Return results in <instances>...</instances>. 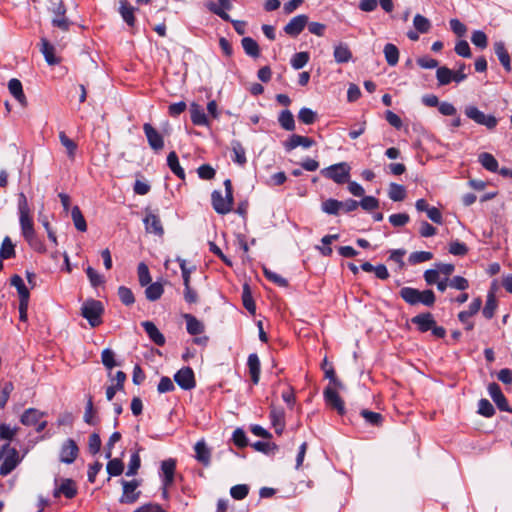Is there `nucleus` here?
<instances>
[{"mask_svg": "<svg viewBox=\"0 0 512 512\" xmlns=\"http://www.w3.org/2000/svg\"><path fill=\"white\" fill-rule=\"evenodd\" d=\"M399 295L411 306L422 304L424 306L431 307L436 301V296L430 289L420 291L416 288L405 286L400 289Z\"/></svg>", "mask_w": 512, "mask_h": 512, "instance_id": "f257e3e1", "label": "nucleus"}, {"mask_svg": "<svg viewBox=\"0 0 512 512\" xmlns=\"http://www.w3.org/2000/svg\"><path fill=\"white\" fill-rule=\"evenodd\" d=\"M225 196L221 191L214 190L211 194L213 209L220 215H226L232 211L234 204L233 187L230 179L224 181Z\"/></svg>", "mask_w": 512, "mask_h": 512, "instance_id": "f03ea898", "label": "nucleus"}, {"mask_svg": "<svg viewBox=\"0 0 512 512\" xmlns=\"http://www.w3.org/2000/svg\"><path fill=\"white\" fill-rule=\"evenodd\" d=\"M18 450L6 443L0 447V475H9L21 462Z\"/></svg>", "mask_w": 512, "mask_h": 512, "instance_id": "7ed1b4c3", "label": "nucleus"}, {"mask_svg": "<svg viewBox=\"0 0 512 512\" xmlns=\"http://www.w3.org/2000/svg\"><path fill=\"white\" fill-rule=\"evenodd\" d=\"M104 311L100 301L90 299L87 300L81 308V315L87 319L91 327H97L102 323L101 315Z\"/></svg>", "mask_w": 512, "mask_h": 512, "instance_id": "20e7f679", "label": "nucleus"}, {"mask_svg": "<svg viewBox=\"0 0 512 512\" xmlns=\"http://www.w3.org/2000/svg\"><path fill=\"white\" fill-rule=\"evenodd\" d=\"M467 118L474 121L478 125L485 126L489 130H493L497 124V118L492 114H485L475 105H467L464 109Z\"/></svg>", "mask_w": 512, "mask_h": 512, "instance_id": "39448f33", "label": "nucleus"}, {"mask_svg": "<svg viewBox=\"0 0 512 512\" xmlns=\"http://www.w3.org/2000/svg\"><path fill=\"white\" fill-rule=\"evenodd\" d=\"M351 167L346 162L333 164L322 169V175L333 180L337 184H344L349 181Z\"/></svg>", "mask_w": 512, "mask_h": 512, "instance_id": "423d86ee", "label": "nucleus"}, {"mask_svg": "<svg viewBox=\"0 0 512 512\" xmlns=\"http://www.w3.org/2000/svg\"><path fill=\"white\" fill-rule=\"evenodd\" d=\"M344 390V388L338 387H326L323 396L326 405L335 410L339 415L343 416L346 412L345 403L343 399L339 395V391Z\"/></svg>", "mask_w": 512, "mask_h": 512, "instance_id": "0eeeda50", "label": "nucleus"}, {"mask_svg": "<svg viewBox=\"0 0 512 512\" xmlns=\"http://www.w3.org/2000/svg\"><path fill=\"white\" fill-rule=\"evenodd\" d=\"M143 222L147 233L154 234L159 237L164 235V228L159 215L155 214L151 210H145Z\"/></svg>", "mask_w": 512, "mask_h": 512, "instance_id": "6e6552de", "label": "nucleus"}, {"mask_svg": "<svg viewBox=\"0 0 512 512\" xmlns=\"http://www.w3.org/2000/svg\"><path fill=\"white\" fill-rule=\"evenodd\" d=\"M207 8L210 12L216 14L217 16H219L221 19H223L224 21H229L233 24V27L235 29V31L239 34V35H244L245 32H246V22L245 21H241V20H232L229 16V14H227L225 12V10H222L220 7L217 6V4H215L214 2H209L207 4Z\"/></svg>", "mask_w": 512, "mask_h": 512, "instance_id": "1a4fd4ad", "label": "nucleus"}, {"mask_svg": "<svg viewBox=\"0 0 512 512\" xmlns=\"http://www.w3.org/2000/svg\"><path fill=\"white\" fill-rule=\"evenodd\" d=\"M488 393L499 410L512 413V408L497 383L493 382L488 385Z\"/></svg>", "mask_w": 512, "mask_h": 512, "instance_id": "9d476101", "label": "nucleus"}, {"mask_svg": "<svg viewBox=\"0 0 512 512\" xmlns=\"http://www.w3.org/2000/svg\"><path fill=\"white\" fill-rule=\"evenodd\" d=\"M174 380L184 390H190L196 385L194 372L190 367L180 369L174 375Z\"/></svg>", "mask_w": 512, "mask_h": 512, "instance_id": "9b49d317", "label": "nucleus"}, {"mask_svg": "<svg viewBox=\"0 0 512 512\" xmlns=\"http://www.w3.org/2000/svg\"><path fill=\"white\" fill-rule=\"evenodd\" d=\"M79 453V448L73 439H67L60 450V461L66 464L73 463Z\"/></svg>", "mask_w": 512, "mask_h": 512, "instance_id": "f8f14e48", "label": "nucleus"}, {"mask_svg": "<svg viewBox=\"0 0 512 512\" xmlns=\"http://www.w3.org/2000/svg\"><path fill=\"white\" fill-rule=\"evenodd\" d=\"M313 145H316L315 140L312 138L301 136L298 134H292L284 143V149L286 152H290L295 148L301 146L303 148H309Z\"/></svg>", "mask_w": 512, "mask_h": 512, "instance_id": "ddd939ff", "label": "nucleus"}, {"mask_svg": "<svg viewBox=\"0 0 512 512\" xmlns=\"http://www.w3.org/2000/svg\"><path fill=\"white\" fill-rule=\"evenodd\" d=\"M143 130L150 147L155 151L162 150L164 147L162 135L149 123L143 125Z\"/></svg>", "mask_w": 512, "mask_h": 512, "instance_id": "4468645a", "label": "nucleus"}, {"mask_svg": "<svg viewBox=\"0 0 512 512\" xmlns=\"http://www.w3.org/2000/svg\"><path fill=\"white\" fill-rule=\"evenodd\" d=\"M176 469V461L174 459H167L161 463V471L163 473V487L164 496H167V488L174 482V474Z\"/></svg>", "mask_w": 512, "mask_h": 512, "instance_id": "2eb2a0df", "label": "nucleus"}, {"mask_svg": "<svg viewBox=\"0 0 512 512\" xmlns=\"http://www.w3.org/2000/svg\"><path fill=\"white\" fill-rule=\"evenodd\" d=\"M308 24L306 15H297L293 17L284 27V32L292 37L298 36Z\"/></svg>", "mask_w": 512, "mask_h": 512, "instance_id": "dca6fc26", "label": "nucleus"}, {"mask_svg": "<svg viewBox=\"0 0 512 512\" xmlns=\"http://www.w3.org/2000/svg\"><path fill=\"white\" fill-rule=\"evenodd\" d=\"M123 495L120 498V503H134L137 501L140 492L135 493L139 483L136 480L125 481L122 480Z\"/></svg>", "mask_w": 512, "mask_h": 512, "instance_id": "f3484780", "label": "nucleus"}, {"mask_svg": "<svg viewBox=\"0 0 512 512\" xmlns=\"http://www.w3.org/2000/svg\"><path fill=\"white\" fill-rule=\"evenodd\" d=\"M136 8L132 6L128 0H119L118 11L129 27H134L136 23V17L134 15Z\"/></svg>", "mask_w": 512, "mask_h": 512, "instance_id": "a211bd4d", "label": "nucleus"}, {"mask_svg": "<svg viewBox=\"0 0 512 512\" xmlns=\"http://www.w3.org/2000/svg\"><path fill=\"white\" fill-rule=\"evenodd\" d=\"M411 322L417 326V329L421 333H425V332L431 330V328H433V326L435 324L433 315L429 312L420 313V314L414 316L411 319Z\"/></svg>", "mask_w": 512, "mask_h": 512, "instance_id": "6ab92c4d", "label": "nucleus"}, {"mask_svg": "<svg viewBox=\"0 0 512 512\" xmlns=\"http://www.w3.org/2000/svg\"><path fill=\"white\" fill-rule=\"evenodd\" d=\"M19 222L21 227V232L25 240H31L32 236L35 233L33 219L30 215V212L28 213H20L19 214Z\"/></svg>", "mask_w": 512, "mask_h": 512, "instance_id": "aec40b11", "label": "nucleus"}, {"mask_svg": "<svg viewBox=\"0 0 512 512\" xmlns=\"http://www.w3.org/2000/svg\"><path fill=\"white\" fill-rule=\"evenodd\" d=\"M142 327L151 341L158 346H163L166 342L164 335L159 331L156 325L151 321L142 322Z\"/></svg>", "mask_w": 512, "mask_h": 512, "instance_id": "412c9836", "label": "nucleus"}, {"mask_svg": "<svg viewBox=\"0 0 512 512\" xmlns=\"http://www.w3.org/2000/svg\"><path fill=\"white\" fill-rule=\"evenodd\" d=\"M322 370L324 371V378L329 380L326 387L344 388V384L336 376L334 368L328 365L326 357L322 358Z\"/></svg>", "mask_w": 512, "mask_h": 512, "instance_id": "4be33fe9", "label": "nucleus"}, {"mask_svg": "<svg viewBox=\"0 0 512 512\" xmlns=\"http://www.w3.org/2000/svg\"><path fill=\"white\" fill-rule=\"evenodd\" d=\"M65 13V7L62 4H60L54 11V17L52 19L53 26L58 27L63 31L69 30L71 24L68 18H66Z\"/></svg>", "mask_w": 512, "mask_h": 512, "instance_id": "5701e85b", "label": "nucleus"}, {"mask_svg": "<svg viewBox=\"0 0 512 512\" xmlns=\"http://www.w3.org/2000/svg\"><path fill=\"white\" fill-rule=\"evenodd\" d=\"M8 89L22 107H27L28 103L23 92L22 83L18 79H11L8 83Z\"/></svg>", "mask_w": 512, "mask_h": 512, "instance_id": "b1692460", "label": "nucleus"}, {"mask_svg": "<svg viewBox=\"0 0 512 512\" xmlns=\"http://www.w3.org/2000/svg\"><path fill=\"white\" fill-rule=\"evenodd\" d=\"M494 52L498 57V60L507 72L511 71V59L508 51L506 50L505 44L502 41L494 44Z\"/></svg>", "mask_w": 512, "mask_h": 512, "instance_id": "393cba45", "label": "nucleus"}, {"mask_svg": "<svg viewBox=\"0 0 512 512\" xmlns=\"http://www.w3.org/2000/svg\"><path fill=\"white\" fill-rule=\"evenodd\" d=\"M45 416V413L36 409L28 408L20 417V422L25 426L35 425Z\"/></svg>", "mask_w": 512, "mask_h": 512, "instance_id": "a878e982", "label": "nucleus"}, {"mask_svg": "<svg viewBox=\"0 0 512 512\" xmlns=\"http://www.w3.org/2000/svg\"><path fill=\"white\" fill-rule=\"evenodd\" d=\"M60 494L68 499H72L77 494L76 484L72 479H64L58 489L54 492V497H58Z\"/></svg>", "mask_w": 512, "mask_h": 512, "instance_id": "bb28decb", "label": "nucleus"}, {"mask_svg": "<svg viewBox=\"0 0 512 512\" xmlns=\"http://www.w3.org/2000/svg\"><path fill=\"white\" fill-rule=\"evenodd\" d=\"M183 318L186 321L187 332L190 335H199L204 332V324L191 314H184Z\"/></svg>", "mask_w": 512, "mask_h": 512, "instance_id": "cd10ccee", "label": "nucleus"}, {"mask_svg": "<svg viewBox=\"0 0 512 512\" xmlns=\"http://www.w3.org/2000/svg\"><path fill=\"white\" fill-rule=\"evenodd\" d=\"M40 51L49 65H56L59 59L55 56V48L46 38L41 39Z\"/></svg>", "mask_w": 512, "mask_h": 512, "instance_id": "c85d7f7f", "label": "nucleus"}, {"mask_svg": "<svg viewBox=\"0 0 512 512\" xmlns=\"http://www.w3.org/2000/svg\"><path fill=\"white\" fill-rule=\"evenodd\" d=\"M190 112H191V121L194 125H197V126H208L209 125L208 118H207L203 108L200 105L193 103L191 105Z\"/></svg>", "mask_w": 512, "mask_h": 512, "instance_id": "c756f323", "label": "nucleus"}, {"mask_svg": "<svg viewBox=\"0 0 512 512\" xmlns=\"http://www.w3.org/2000/svg\"><path fill=\"white\" fill-rule=\"evenodd\" d=\"M270 419L273 427L275 428L276 433H282L285 426L284 411L280 408L272 406L270 411Z\"/></svg>", "mask_w": 512, "mask_h": 512, "instance_id": "7c9ffc66", "label": "nucleus"}, {"mask_svg": "<svg viewBox=\"0 0 512 512\" xmlns=\"http://www.w3.org/2000/svg\"><path fill=\"white\" fill-rule=\"evenodd\" d=\"M247 364L253 384H258L260 379V360L257 354H250Z\"/></svg>", "mask_w": 512, "mask_h": 512, "instance_id": "2f4dec72", "label": "nucleus"}, {"mask_svg": "<svg viewBox=\"0 0 512 512\" xmlns=\"http://www.w3.org/2000/svg\"><path fill=\"white\" fill-rule=\"evenodd\" d=\"M10 283L17 289L19 301H29L30 292L28 288L25 286L23 279L19 275H13L11 277Z\"/></svg>", "mask_w": 512, "mask_h": 512, "instance_id": "473e14b6", "label": "nucleus"}, {"mask_svg": "<svg viewBox=\"0 0 512 512\" xmlns=\"http://www.w3.org/2000/svg\"><path fill=\"white\" fill-rule=\"evenodd\" d=\"M167 165L177 177L180 179H185L184 169L180 166L179 159L175 151H172L168 154Z\"/></svg>", "mask_w": 512, "mask_h": 512, "instance_id": "72a5a7b5", "label": "nucleus"}, {"mask_svg": "<svg viewBox=\"0 0 512 512\" xmlns=\"http://www.w3.org/2000/svg\"><path fill=\"white\" fill-rule=\"evenodd\" d=\"M383 53L385 60L389 66H396L399 61V50L396 45L387 43L384 46Z\"/></svg>", "mask_w": 512, "mask_h": 512, "instance_id": "f704fd0d", "label": "nucleus"}, {"mask_svg": "<svg viewBox=\"0 0 512 512\" xmlns=\"http://www.w3.org/2000/svg\"><path fill=\"white\" fill-rule=\"evenodd\" d=\"M196 453V459L203 465L207 466L210 463V450L206 446L204 441H198L194 447Z\"/></svg>", "mask_w": 512, "mask_h": 512, "instance_id": "c9c22d12", "label": "nucleus"}, {"mask_svg": "<svg viewBox=\"0 0 512 512\" xmlns=\"http://www.w3.org/2000/svg\"><path fill=\"white\" fill-rule=\"evenodd\" d=\"M231 149L233 152V161L239 165H244L247 162V159L246 151L242 144L237 140H233L231 142Z\"/></svg>", "mask_w": 512, "mask_h": 512, "instance_id": "e433bc0d", "label": "nucleus"}, {"mask_svg": "<svg viewBox=\"0 0 512 512\" xmlns=\"http://www.w3.org/2000/svg\"><path fill=\"white\" fill-rule=\"evenodd\" d=\"M164 293V287L160 282H154L145 289V296L149 301H156L161 298Z\"/></svg>", "mask_w": 512, "mask_h": 512, "instance_id": "4c0bfd02", "label": "nucleus"}, {"mask_svg": "<svg viewBox=\"0 0 512 512\" xmlns=\"http://www.w3.org/2000/svg\"><path fill=\"white\" fill-rule=\"evenodd\" d=\"M15 255V245L9 236H5L0 247V259L14 258Z\"/></svg>", "mask_w": 512, "mask_h": 512, "instance_id": "58836bf2", "label": "nucleus"}, {"mask_svg": "<svg viewBox=\"0 0 512 512\" xmlns=\"http://www.w3.org/2000/svg\"><path fill=\"white\" fill-rule=\"evenodd\" d=\"M498 303L497 299L493 292H489L487 294L486 303L482 310V314L486 319L493 318L495 311L497 309Z\"/></svg>", "mask_w": 512, "mask_h": 512, "instance_id": "ea45409f", "label": "nucleus"}, {"mask_svg": "<svg viewBox=\"0 0 512 512\" xmlns=\"http://www.w3.org/2000/svg\"><path fill=\"white\" fill-rule=\"evenodd\" d=\"M436 78L440 86L448 85L454 81V71L445 66L438 67Z\"/></svg>", "mask_w": 512, "mask_h": 512, "instance_id": "a19ab883", "label": "nucleus"}, {"mask_svg": "<svg viewBox=\"0 0 512 512\" xmlns=\"http://www.w3.org/2000/svg\"><path fill=\"white\" fill-rule=\"evenodd\" d=\"M280 126L286 131L295 130L294 116L290 110H283L278 117Z\"/></svg>", "mask_w": 512, "mask_h": 512, "instance_id": "79ce46f5", "label": "nucleus"}, {"mask_svg": "<svg viewBox=\"0 0 512 512\" xmlns=\"http://www.w3.org/2000/svg\"><path fill=\"white\" fill-rule=\"evenodd\" d=\"M245 53L251 57H259L260 49L258 43L251 37H244L241 41Z\"/></svg>", "mask_w": 512, "mask_h": 512, "instance_id": "37998d69", "label": "nucleus"}, {"mask_svg": "<svg viewBox=\"0 0 512 512\" xmlns=\"http://www.w3.org/2000/svg\"><path fill=\"white\" fill-rule=\"evenodd\" d=\"M84 422L88 425H96L98 423V418L96 416V410L94 409L92 396H89L87 399L85 412L83 416Z\"/></svg>", "mask_w": 512, "mask_h": 512, "instance_id": "c03bdc74", "label": "nucleus"}, {"mask_svg": "<svg viewBox=\"0 0 512 512\" xmlns=\"http://www.w3.org/2000/svg\"><path fill=\"white\" fill-rule=\"evenodd\" d=\"M388 196L394 202L403 201L406 197V189L403 185L391 183L389 185Z\"/></svg>", "mask_w": 512, "mask_h": 512, "instance_id": "a18cd8bd", "label": "nucleus"}, {"mask_svg": "<svg viewBox=\"0 0 512 512\" xmlns=\"http://www.w3.org/2000/svg\"><path fill=\"white\" fill-rule=\"evenodd\" d=\"M479 162L481 165L490 172H497L498 171V162L496 158L487 152H484L479 155Z\"/></svg>", "mask_w": 512, "mask_h": 512, "instance_id": "49530a36", "label": "nucleus"}, {"mask_svg": "<svg viewBox=\"0 0 512 512\" xmlns=\"http://www.w3.org/2000/svg\"><path fill=\"white\" fill-rule=\"evenodd\" d=\"M71 217L75 228L78 231L85 232L87 230L86 220L78 206H74L71 210Z\"/></svg>", "mask_w": 512, "mask_h": 512, "instance_id": "de8ad7c7", "label": "nucleus"}, {"mask_svg": "<svg viewBox=\"0 0 512 512\" xmlns=\"http://www.w3.org/2000/svg\"><path fill=\"white\" fill-rule=\"evenodd\" d=\"M59 139L61 144L66 148L69 159L73 160L75 158L77 144L63 131L59 133Z\"/></svg>", "mask_w": 512, "mask_h": 512, "instance_id": "09e8293b", "label": "nucleus"}, {"mask_svg": "<svg viewBox=\"0 0 512 512\" xmlns=\"http://www.w3.org/2000/svg\"><path fill=\"white\" fill-rule=\"evenodd\" d=\"M482 306V299L480 297L475 298L469 305V309L466 311H461L458 314V319L463 320V318H471L473 315L477 314Z\"/></svg>", "mask_w": 512, "mask_h": 512, "instance_id": "8fccbe9b", "label": "nucleus"}, {"mask_svg": "<svg viewBox=\"0 0 512 512\" xmlns=\"http://www.w3.org/2000/svg\"><path fill=\"white\" fill-rule=\"evenodd\" d=\"M413 26L420 33H427L431 28V22L421 14H416L413 19Z\"/></svg>", "mask_w": 512, "mask_h": 512, "instance_id": "3c124183", "label": "nucleus"}, {"mask_svg": "<svg viewBox=\"0 0 512 512\" xmlns=\"http://www.w3.org/2000/svg\"><path fill=\"white\" fill-rule=\"evenodd\" d=\"M118 296H119L120 301L125 306H131L135 302V297H134L132 290L126 286H120L118 288Z\"/></svg>", "mask_w": 512, "mask_h": 512, "instance_id": "603ef678", "label": "nucleus"}, {"mask_svg": "<svg viewBox=\"0 0 512 512\" xmlns=\"http://www.w3.org/2000/svg\"><path fill=\"white\" fill-rule=\"evenodd\" d=\"M242 301L243 306L252 314L255 313L256 306L254 303V300L251 295L250 288L247 284L243 286V292H242Z\"/></svg>", "mask_w": 512, "mask_h": 512, "instance_id": "864d4df0", "label": "nucleus"}, {"mask_svg": "<svg viewBox=\"0 0 512 512\" xmlns=\"http://www.w3.org/2000/svg\"><path fill=\"white\" fill-rule=\"evenodd\" d=\"M106 469L110 476H119L123 473L124 465L120 459L114 458L109 460Z\"/></svg>", "mask_w": 512, "mask_h": 512, "instance_id": "5fc2aeb1", "label": "nucleus"}, {"mask_svg": "<svg viewBox=\"0 0 512 512\" xmlns=\"http://www.w3.org/2000/svg\"><path fill=\"white\" fill-rule=\"evenodd\" d=\"M322 210L331 215H338L341 212V201L328 199L322 203Z\"/></svg>", "mask_w": 512, "mask_h": 512, "instance_id": "6e6d98bb", "label": "nucleus"}, {"mask_svg": "<svg viewBox=\"0 0 512 512\" xmlns=\"http://www.w3.org/2000/svg\"><path fill=\"white\" fill-rule=\"evenodd\" d=\"M137 273H138L139 284L142 287L147 286L151 282L150 272H149L148 266L145 263L141 262L138 265Z\"/></svg>", "mask_w": 512, "mask_h": 512, "instance_id": "4d7b16f0", "label": "nucleus"}, {"mask_svg": "<svg viewBox=\"0 0 512 512\" xmlns=\"http://www.w3.org/2000/svg\"><path fill=\"white\" fill-rule=\"evenodd\" d=\"M298 119L303 124L309 125L316 121L317 119V112L312 111L309 108H302L300 109L298 113Z\"/></svg>", "mask_w": 512, "mask_h": 512, "instance_id": "13d9d810", "label": "nucleus"}, {"mask_svg": "<svg viewBox=\"0 0 512 512\" xmlns=\"http://www.w3.org/2000/svg\"><path fill=\"white\" fill-rule=\"evenodd\" d=\"M433 258V254L428 251H416L409 255V262L411 264H419L429 261Z\"/></svg>", "mask_w": 512, "mask_h": 512, "instance_id": "bf43d9fd", "label": "nucleus"}, {"mask_svg": "<svg viewBox=\"0 0 512 512\" xmlns=\"http://www.w3.org/2000/svg\"><path fill=\"white\" fill-rule=\"evenodd\" d=\"M478 413L484 417L490 418L495 414V409L487 399L483 398L478 402Z\"/></svg>", "mask_w": 512, "mask_h": 512, "instance_id": "052dcab7", "label": "nucleus"}, {"mask_svg": "<svg viewBox=\"0 0 512 512\" xmlns=\"http://www.w3.org/2000/svg\"><path fill=\"white\" fill-rule=\"evenodd\" d=\"M334 57L338 63H345L350 60L351 52L347 46L339 45L335 47Z\"/></svg>", "mask_w": 512, "mask_h": 512, "instance_id": "680f3d73", "label": "nucleus"}, {"mask_svg": "<svg viewBox=\"0 0 512 512\" xmlns=\"http://www.w3.org/2000/svg\"><path fill=\"white\" fill-rule=\"evenodd\" d=\"M18 430V427H11L8 424L2 423L0 424V439L10 441L15 437Z\"/></svg>", "mask_w": 512, "mask_h": 512, "instance_id": "e2e57ef3", "label": "nucleus"}, {"mask_svg": "<svg viewBox=\"0 0 512 512\" xmlns=\"http://www.w3.org/2000/svg\"><path fill=\"white\" fill-rule=\"evenodd\" d=\"M101 361L103 363V365L107 368V369H112L114 368L115 366H117V363L115 361V354L114 352L107 348V349H104L101 353Z\"/></svg>", "mask_w": 512, "mask_h": 512, "instance_id": "0e129e2a", "label": "nucleus"}, {"mask_svg": "<svg viewBox=\"0 0 512 512\" xmlns=\"http://www.w3.org/2000/svg\"><path fill=\"white\" fill-rule=\"evenodd\" d=\"M471 42L478 48L484 49L487 47L488 40L486 34L481 30H475L471 36Z\"/></svg>", "mask_w": 512, "mask_h": 512, "instance_id": "69168bd1", "label": "nucleus"}, {"mask_svg": "<svg viewBox=\"0 0 512 512\" xmlns=\"http://www.w3.org/2000/svg\"><path fill=\"white\" fill-rule=\"evenodd\" d=\"M359 206L366 211H372L379 207V200L374 196H362V199L358 202Z\"/></svg>", "mask_w": 512, "mask_h": 512, "instance_id": "338daca9", "label": "nucleus"}, {"mask_svg": "<svg viewBox=\"0 0 512 512\" xmlns=\"http://www.w3.org/2000/svg\"><path fill=\"white\" fill-rule=\"evenodd\" d=\"M309 61V54L307 52L296 53L291 59V65L294 69H301Z\"/></svg>", "mask_w": 512, "mask_h": 512, "instance_id": "774afa93", "label": "nucleus"}]
</instances>
